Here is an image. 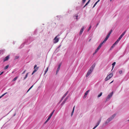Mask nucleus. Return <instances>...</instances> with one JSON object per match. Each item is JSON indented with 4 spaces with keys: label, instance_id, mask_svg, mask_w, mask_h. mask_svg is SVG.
Here are the masks:
<instances>
[{
    "label": "nucleus",
    "instance_id": "obj_1",
    "mask_svg": "<svg viewBox=\"0 0 129 129\" xmlns=\"http://www.w3.org/2000/svg\"><path fill=\"white\" fill-rule=\"evenodd\" d=\"M116 114H114L111 116L110 117L108 118L105 121L104 123V124L106 125L108 124L110 121H111L116 116Z\"/></svg>",
    "mask_w": 129,
    "mask_h": 129
},
{
    "label": "nucleus",
    "instance_id": "obj_2",
    "mask_svg": "<svg viewBox=\"0 0 129 129\" xmlns=\"http://www.w3.org/2000/svg\"><path fill=\"white\" fill-rule=\"evenodd\" d=\"M113 94V92H111L109 94L107 97L106 99V100L105 102L108 101L111 98Z\"/></svg>",
    "mask_w": 129,
    "mask_h": 129
},
{
    "label": "nucleus",
    "instance_id": "obj_3",
    "mask_svg": "<svg viewBox=\"0 0 129 129\" xmlns=\"http://www.w3.org/2000/svg\"><path fill=\"white\" fill-rule=\"evenodd\" d=\"M113 75L112 73H110L109 75L105 79V81H107L110 79L113 76Z\"/></svg>",
    "mask_w": 129,
    "mask_h": 129
},
{
    "label": "nucleus",
    "instance_id": "obj_4",
    "mask_svg": "<svg viewBox=\"0 0 129 129\" xmlns=\"http://www.w3.org/2000/svg\"><path fill=\"white\" fill-rule=\"evenodd\" d=\"M37 66L36 64L34 66V70L32 73V75H33L38 70V68L37 67Z\"/></svg>",
    "mask_w": 129,
    "mask_h": 129
},
{
    "label": "nucleus",
    "instance_id": "obj_5",
    "mask_svg": "<svg viewBox=\"0 0 129 129\" xmlns=\"http://www.w3.org/2000/svg\"><path fill=\"white\" fill-rule=\"evenodd\" d=\"M93 71L90 69H89L88 71L87 74L86 75V77H87Z\"/></svg>",
    "mask_w": 129,
    "mask_h": 129
},
{
    "label": "nucleus",
    "instance_id": "obj_6",
    "mask_svg": "<svg viewBox=\"0 0 129 129\" xmlns=\"http://www.w3.org/2000/svg\"><path fill=\"white\" fill-rule=\"evenodd\" d=\"M57 36H56L54 38V43H56L58 42L59 41V39L57 38Z\"/></svg>",
    "mask_w": 129,
    "mask_h": 129
},
{
    "label": "nucleus",
    "instance_id": "obj_7",
    "mask_svg": "<svg viewBox=\"0 0 129 129\" xmlns=\"http://www.w3.org/2000/svg\"><path fill=\"white\" fill-rule=\"evenodd\" d=\"M61 65V64L60 63L59 64V65L58 67V68L57 69V71H56V74H57L58 73L60 69Z\"/></svg>",
    "mask_w": 129,
    "mask_h": 129
},
{
    "label": "nucleus",
    "instance_id": "obj_8",
    "mask_svg": "<svg viewBox=\"0 0 129 129\" xmlns=\"http://www.w3.org/2000/svg\"><path fill=\"white\" fill-rule=\"evenodd\" d=\"M68 96H67L66 98L64 99V100L62 102V103L61 104V105L62 106L65 103V102L66 101V100H67L68 98Z\"/></svg>",
    "mask_w": 129,
    "mask_h": 129
},
{
    "label": "nucleus",
    "instance_id": "obj_9",
    "mask_svg": "<svg viewBox=\"0 0 129 129\" xmlns=\"http://www.w3.org/2000/svg\"><path fill=\"white\" fill-rule=\"evenodd\" d=\"M101 120V119H100L99 121H98L96 124V125L94 127V128H96L99 124Z\"/></svg>",
    "mask_w": 129,
    "mask_h": 129
},
{
    "label": "nucleus",
    "instance_id": "obj_10",
    "mask_svg": "<svg viewBox=\"0 0 129 129\" xmlns=\"http://www.w3.org/2000/svg\"><path fill=\"white\" fill-rule=\"evenodd\" d=\"M84 29V26H83L82 27V28H81V29L80 30V33H79V35H81Z\"/></svg>",
    "mask_w": 129,
    "mask_h": 129
},
{
    "label": "nucleus",
    "instance_id": "obj_11",
    "mask_svg": "<svg viewBox=\"0 0 129 129\" xmlns=\"http://www.w3.org/2000/svg\"><path fill=\"white\" fill-rule=\"evenodd\" d=\"M95 66V64L94 63L92 65V66L91 67H90V69L93 71V69H94V68Z\"/></svg>",
    "mask_w": 129,
    "mask_h": 129
},
{
    "label": "nucleus",
    "instance_id": "obj_12",
    "mask_svg": "<svg viewBox=\"0 0 129 129\" xmlns=\"http://www.w3.org/2000/svg\"><path fill=\"white\" fill-rule=\"evenodd\" d=\"M95 66V64L94 63L92 65V66L91 67H90V69L93 71V69H94V68Z\"/></svg>",
    "mask_w": 129,
    "mask_h": 129
},
{
    "label": "nucleus",
    "instance_id": "obj_13",
    "mask_svg": "<svg viewBox=\"0 0 129 129\" xmlns=\"http://www.w3.org/2000/svg\"><path fill=\"white\" fill-rule=\"evenodd\" d=\"M9 55H8L6 57H5V58L4 59V61H6L8 60L9 59Z\"/></svg>",
    "mask_w": 129,
    "mask_h": 129
},
{
    "label": "nucleus",
    "instance_id": "obj_14",
    "mask_svg": "<svg viewBox=\"0 0 129 129\" xmlns=\"http://www.w3.org/2000/svg\"><path fill=\"white\" fill-rule=\"evenodd\" d=\"M55 111V110H53V111L50 114V115L49 117H50L51 118L52 116V115L53 114V113Z\"/></svg>",
    "mask_w": 129,
    "mask_h": 129
},
{
    "label": "nucleus",
    "instance_id": "obj_15",
    "mask_svg": "<svg viewBox=\"0 0 129 129\" xmlns=\"http://www.w3.org/2000/svg\"><path fill=\"white\" fill-rule=\"evenodd\" d=\"M100 1V0H98L95 3L94 6H93V8H94L95 7V5L97 4Z\"/></svg>",
    "mask_w": 129,
    "mask_h": 129
},
{
    "label": "nucleus",
    "instance_id": "obj_16",
    "mask_svg": "<svg viewBox=\"0 0 129 129\" xmlns=\"http://www.w3.org/2000/svg\"><path fill=\"white\" fill-rule=\"evenodd\" d=\"M90 1V0H89L88 2L86 3L85 5L83 7H85V6H86L87 5H88V4L89 3Z\"/></svg>",
    "mask_w": 129,
    "mask_h": 129
},
{
    "label": "nucleus",
    "instance_id": "obj_17",
    "mask_svg": "<svg viewBox=\"0 0 129 129\" xmlns=\"http://www.w3.org/2000/svg\"><path fill=\"white\" fill-rule=\"evenodd\" d=\"M68 91L64 94V95H63V96L62 97H63L64 98L65 97V96H66V95L68 94Z\"/></svg>",
    "mask_w": 129,
    "mask_h": 129
},
{
    "label": "nucleus",
    "instance_id": "obj_18",
    "mask_svg": "<svg viewBox=\"0 0 129 129\" xmlns=\"http://www.w3.org/2000/svg\"><path fill=\"white\" fill-rule=\"evenodd\" d=\"M18 78V77H15V78L12 80V81H15L17 79V78Z\"/></svg>",
    "mask_w": 129,
    "mask_h": 129
},
{
    "label": "nucleus",
    "instance_id": "obj_19",
    "mask_svg": "<svg viewBox=\"0 0 129 129\" xmlns=\"http://www.w3.org/2000/svg\"><path fill=\"white\" fill-rule=\"evenodd\" d=\"M102 93L101 92L99 94L98 96V97H100L102 95Z\"/></svg>",
    "mask_w": 129,
    "mask_h": 129
},
{
    "label": "nucleus",
    "instance_id": "obj_20",
    "mask_svg": "<svg viewBox=\"0 0 129 129\" xmlns=\"http://www.w3.org/2000/svg\"><path fill=\"white\" fill-rule=\"evenodd\" d=\"M89 91V90H88V91L86 92L85 93L84 95H87Z\"/></svg>",
    "mask_w": 129,
    "mask_h": 129
},
{
    "label": "nucleus",
    "instance_id": "obj_21",
    "mask_svg": "<svg viewBox=\"0 0 129 129\" xmlns=\"http://www.w3.org/2000/svg\"><path fill=\"white\" fill-rule=\"evenodd\" d=\"M104 43V42H102L99 45V46H100V47H101L102 45H103V44Z\"/></svg>",
    "mask_w": 129,
    "mask_h": 129
},
{
    "label": "nucleus",
    "instance_id": "obj_22",
    "mask_svg": "<svg viewBox=\"0 0 129 129\" xmlns=\"http://www.w3.org/2000/svg\"><path fill=\"white\" fill-rule=\"evenodd\" d=\"M115 63H116L115 62H114L112 63V67H113H113H114L115 65Z\"/></svg>",
    "mask_w": 129,
    "mask_h": 129
},
{
    "label": "nucleus",
    "instance_id": "obj_23",
    "mask_svg": "<svg viewBox=\"0 0 129 129\" xmlns=\"http://www.w3.org/2000/svg\"><path fill=\"white\" fill-rule=\"evenodd\" d=\"M33 85L27 91V92H28L29 90L31 89V88H32V87H33Z\"/></svg>",
    "mask_w": 129,
    "mask_h": 129
},
{
    "label": "nucleus",
    "instance_id": "obj_24",
    "mask_svg": "<svg viewBox=\"0 0 129 129\" xmlns=\"http://www.w3.org/2000/svg\"><path fill=\"white\" fill-rule=\"evenodd\" d=\"M108 39V38H106L104 40V41H103V42H105Z\"/></svg>",
    "mask_w": 129,
    "mask_h": 129
},
{
    "label": "nucleus",
    "instance_id": "obj_25",
    "mask_svg": "<svg viewBox=\"0 0 129 129\" xmlns=\"http://www.w3.org/2000/svg\"><path fill=\"white\" fill-rule=\"evenodd\" d=\"M64 98H63V97H62V98H61V99L60 100V101H59V103H60L62 101L63 99Z\"/></svg>",
    "mask_w": 129,
    "mask_h": 129
},
{
    "label": "nucleus",
    "instance_id": "obj_26",
    "mask_svg": "<svg viewBox=\"0 0 129 129\" xmlns=\"http://www.w3.org/2000/svg\"><path fill=\"white\" fill-rule=\"evenodd\" d=\"M9 67V66L8 65L6 66L5 68V70L7 69Z\"/></svg>",
    "mask_w": 129,
    "mask_h": 129
},
{
    "label": "nucleus",
    "instance_id": "obj_27",
    "mask_svg": "<svg viewBox=\"0 0 129 129\" xmlns=\"http://www.w3.org/2000/svg\"><path fill=\"white\" fill-rule=\"evenodd\" d=\"M48 68H47L46 69V70L45 71V74L46 73L47 71L48 70Z\"/></svg>",
    "mask_w": 129,
    "mask_h": 129
},
{
    "label": "nucleus",
    "instance_id": "obj_28",
    "mask_svg": "<svg viewBox=\"0 0 129 129\" xmlns=\"http://www.w3.org/2000/svg\"><path fill=\"white\" fill-rule=\"evenodd\" d=\"M126 31L125 30V31L124 32H123L122 34H121L122 35V36H124V35L125 34V33H126Z\"/></svg>",
    "mask_w": 129,
    "mask_h": 129
},
{
    "label": "nucleus",
    "instance_id": "obj_29",
    "mask_svg": "<svg viewBox=\"0 0 129 129\" xmlns=\"http://www.w3.org/2000/svg\"><path fill=\"white\" fill-rule=\"evenodd\" d=\"M119 42H118L117 40L114 43L116 45L118 44V43Z\"/></svg>",
    "mask_w": 129,
    "mask_h": 129
},
{
    "label": "nucleus",
    "instance_id": "obj_30",
    "mask_svg": "<svg viewBox=\"0 0 129 129\" xmlns=\"http://www.w3.org/2000/svg\"><path fill=\"white\" fill-rule=\"evenodd\" d=\"M112 31V30L111 29L109 33L110 35Z\"/></svg>",
    "mask_w": 129,
    "mask_h": 129
},
{
    "label": "nucleus",
    "instance_id": "obj_31",
    "mask_svg": "<svg viewBox=\"0 0 129 129\" xmlns=\"http://www.w3.org/2000/svg\"><path fill=\"white\" fill-rule=\"evenodd\" d=\"M112 31V30L111 29L109 33L110 35Z\"/></svg>",
    "mask_w": 129,
    "mask_h": 129
},
{
    "label": "nucleus",
    "instance_id": "obj_32",
    "mask_svg": "<svg viewBox=\"0 0 129 129\" xmlns=\"http://www.w3.org/2000/svg\"><path fill=\"white\" fill-rule=\"evenodd\" d=\"M74 111H72V113H71V116H72V115H73L74 112Z\"/></svg>",
    "mask_w": 129,
    "mask_h": 129
},
{
    "label": "nucleus",
    "instance_id": "obj_33",
    "mask_svg": "<svg viewBox=\"0 0 129 129\" xmlns=\"http://www.w3.org/2000/svg\"><path fill=\"white\" fill-rule=\"evenodd\" d=\"M91 26L90 25L89 27V28H88V31H89V30L91 28Z\"/></svg>",
    "mask_w": 129,
    "mask_h": 129
},
{
    "label": "nucleus",
    "instance_id": "obj_34",
    "mask_svg": "<svg viewBox=\"0 0 129 129\" xmlns=\"http://www.w3.org/2000/svg\"><path fill=\"white\" fill-rule=\"evenodd\" d=\"M7 93V92H6L4 93L2 95V96H4V95H5V94H6Z\"/></svg>",
    "mask_w": 129,
    "mask_h": 129
},
{
    "label": "nucleus",
    "instance_id": "obj_35",
    "mask_svg": "<svg viewBox=\"0 0 129 129\" xmlns=\"http://www.w3.org/2000/svg\"><path fill=\"white\" fill-rule=\"evenodd\" d=\"M28 74V73H27V74H26V75L25 76V77H24V79H25L27 77V76Z\"/></svg>",
    "mask_w": 129,
    "mask_h": 129
},
{
    "label": "nucleus",
    "instance_id": "obj_36",
    "mask_svg": "<svg viewBox=\"0 0 129 129\" xmlns=\"http://www.w3.org/2000/svg\"><path fill=\"white\" fill-rule=\"evenodd\" d=\"M115 45V44H114L112 45L111 46V47H112V48H113L114 47Z\"/></svg>",
    "mask_w": 129,
    "mask_h": 129
},
{
    "label": "nucleus",
    "instance_id": "obj_37",
    "mask_svg": "<svg viewBox=\"0 0 129 129\" xmlns=\"http://www.w3.org/2000/svg\"><path fill=\"white\" fill-rule=\"evenodd\" d=\"M121 39L119 38H118V39L117 40V41L118 42H119V41H120Z\"/></svg>",
    "mask_w": 129,
    "mask_h": 129
},
{
    "label": "nucleus",
    "instance_id": "obj_38",
    "mask_svg": "<svg viewBox=\"0 0 129 129\" xmlns=\"http://www.w3.org/2000/svg\"><path fill=\"white\" fill-rule=\"evenodd\" d=\"M121 39L119 38H118V39L117 40V41L118 42H119V41H120Z\"/></svg>",
    "mask_w": 129,
    "mask_h": 129
},
{
    "label": "nucleus",
    "instance_id": "obj_39",
    "mask_svg": "<svg viewBox=\"0 0 129 129\" xmlns=\"http://www.w3.org/2000/svg\"><path fill=\"white\" fill-rule=\"evenodd\" d=\"M86 1V0H82V3L84 4Z\"/></svg>",
    "mask_w": 129,
    "mask_h": 129
},
{
    "label": "nucleus",
    "instance_id": "obj_40",
    "mask_svg": "<svg viewBox=\"0 0 129 129\" xmlns=\"http://www.w3.org/2000/svg\"><path fill=\"white\" fill-rule=\"evenodd\" d=\"M123 37V36H122V35H121L119 38L121 39V38H122Z\"/></svg>",
    "mask_w": 129,
    "mask_h": 129
},
{
    "label": "nucleus",
    "instance_id": "obj_41",
    "mask_svg": "<svg viewBox=\"0 0 129 129\" xmlns=\"http://www.w3.org/2000/svg\"><path fill=\"white\" fill-rule=\"evenodd\" d=\"M122 73V71H120L119 72V73L120 74H121Z\"/></svg>",
    "mask_w": 129,
    "mask_h": 129
},
{
    "label": "nucleus",
    "instance_id": "obj_42",
    "mask_svg": "<svg viewBox=\"0 0 129 129\" xmlns=\"http://www.w3.org/2000/svg\"><path fill=\"white\" fill-rule=\"evenodd\" d=\"M101 47H100V46H98V47L97 49V50H99L101 48Z\"/></svg>",
    "mask_w": 129,
    "mask_h": 129
},
{
    "label": "nucleus",
    "instance_id": "obj_43",
    "mask_svg": "<svg viewBox=\"0 0 129 129\" xmlns=\"http://www.w3.org/2000/svg\"><path fill=\"white\" fill-rule=\"evenodd\" d=\"M98 50H97V49H96L95 51V53H96L98 51Z\"/></svg>",
    "mask_w": 129,
    "mask_h": 129
},
{
    "label": "nucleus",
    "instance_id": "obj_44",
    "mask_svg": "<svg viewBox=\"0 0 129 129\" xmlns=\"http://www.w3.org/2000/svg\"><path fill=\"white\" fill-rule=\"evenodd\" d=\"M19 56H16L15 57V58L16 59H17L19 58Z\"/></svg>",
    "mask_w": 129,
    "mask_h": 129
},
{
    "label": "nucleus",
    "instance_id": "obj_45",
    "mask_svg": "<svg viewBox=\"0 0 129 129\" xmlns=\"http://www.w3.org/2000/svg\"><path fill=\"white\" fill-rule=\"evenodd\" d=\"M75 107V106H74L73 108V110H72V111H74Z\"/></svg>",
    "mask_w": 129,
    "mask_h": 129
},
{
    "label": "nucleus",
    "instance_id": "obj_46",
    "mask_svg": "<svg viewBox=\"0 0 129 129\" xmlns=\"http://www.w3.org/2000/svg\"><path fill=\"white\" fill-rule=\"evenodd\" d=\"M87 95H84V96H83V98H85L86 97Z\"/></svg>",
    "mask_w": 129,
    "mask_h": 129
},
{
    "label": "nucleus",
    "instance_id": "obj_47",
    "mask_svg": "<svg viewBox=\"0 0 129 129\" xmlns=\"http://www.w3.org/2000/svg\"><path fill=\"white\" fill-rule=\"evenodd\" d=\"M4 73L3 72H2L0 74V75H1L3 73Z\"/></svg>",
    "mask_w": 129,
    "mask_h": 129
},
{
    "label": "nucleus",
    "instance_id": "obj_48",
    "mask_svg": "<svg viewBox=\"0 0 129 129\" xmlns=\"http://www.w3.org/2000/svg\"><path fill=\"white\" fill-rule=\"evenodd\" d=\"M26 71V70H25L24 72H23L22 73V74H24L25 73V71Z\"/></svg>",
    "mask_w": 129,
    "mask_h": 129
},
{
    "label": "nucleus",
    "instance_id": "obj_49",
    "mask_svg": "<svg viewBox=\"0 0 129 129\" xmlns=\"http://www.w3.org/2000/svg\"><path fill=\"white\" fill-rule=\"evenodd\" d=\"M110 34H109V33H108V35H107V36H108L109 37L110 36Z\"/></svg>",
    "mask_w": 129,
    "mask_h": 129
},
{
    "label": "nucleus",
    "instance_id": "obj_50",
    "mask_svg": "<svg viewBox=\"0 0 129 129\" xmlns=\"http://www.w3.org/2000/svg\"><path fill=\"white\" fill-rule=\"evenodd\" d=\"M109 37L107 35V36H106V38H107L108 39V38H109Z\"/></svg>",
    "mask_w": 129,
    "mask_h": 129
},
{
    "label": "nucleus",
    "instance_id": "obj_51",
    "mask_svg": "<svg viewBox=\"0 0 129 129\" xmlns=\"http://www.w3.org/2000/svg\"><path fill=\"white\" fill-rule=\"evenodd\" d=\"M109 37L107 35V36H106V38H107L108 39V38H109Z\"/></svg>",
    "mask_w": 129,
    "mask_h": 129
},
{
    "label": "nucleus",
    "instance_id": "obj_52",
    "mask_svg": "<svg viewBox=\"0 0 129 129\" xmlns=\"http://www.w3.org/2000/svg\"><path fill=\"white\" fill-rule=\"evenodd\" d=\"M47 122V121H46L44 123V124H45Z\"/></svg>",
    "mask_w": 129,
    "mask_h": 129
},
{
    "label": "nucleus",
    "instance_id": "obj_53",
    "mask_svg": "<svg viewBox=\"0 0 129 129\" xmlns=\"http://www.w3.org/2000/svg\"><path fill=\"white\" fill-rule=\"evenodd\" d=\"M50 118H50L49 117L47 119L49 120Z\"/></svg>",
    "mask_w": 129,
    "mask_h": 129
},
{
    "label": "nucleus",
    "instance_id": "obj_54",
    "mask_svg": "<svg viewBox=\"0 0 129 129\" xmlns=\"http://www.w3.org/2000/svg\"><path fill=\"white\" fill-rule=\"evenodd\" d=\"M50 118H50L49 117L47 119L49 120Z\"/></svg>",
    "mask_w": 129,
    "mask_h": 129
},
{
    "label": "nucleus",
    "instance_id": "obj_55",
    "mask_svg": "<svg viewBox=\"0 0 129 129\" xmlns=\"http://www.w3.org/2000/svg\"><path fill=\"white\" fill-rule=\"evenodd\" d=\"M50 118H50L49 117L47 119L49 120Z\"/></svg>",
    "mask_w": 129,
    "mask_h": 129
},
{
    "label": "nucleus",
    "instance_id": "obj_56",
    "mask_svg": "<svg viewBox=\"0 0 129 129\" xmlns=\"http://www.w3.org/2000/svg\"><path fill=\"white\" fill-rule=\"evenodd\" d=\"M113 48H112V47H111V48H110V50H112V49H113Z\"/></svg>",
    "mask_w": 129,
    "mask_h": 129
},
{
    "label": "nucleus",
    "instance_id": "obj_57",
    "mask_svg": "<svg viewBox=\"0 0 129 129\" xmlns=\"http://www.w3.org/2000/svg\"><path fill=\"white\" fill-rule=\"evenodd\" d=\"M57 17L58 18H60V16H57Z\"/></svg>",
    "mask_w": 129,
    "mask_h": 129
},
{
    "label": "nucleus",
    "instance_id": "obj_58",
    "mask_svg": "<svg viewBox=\"0 0 129 129\" xmlns=\"http://www.w3.org/2000/svg\"><path fill=\"white\" fill-rule=\"evenodd\" d=\"M98 25H99V23H98L96 24V26H97Z\"/></svg>",
    "mask_w": 129,
    "mask_h": 129
},
{
    "label": "nucleus",
    "instance_id": "obj_59",
    "mask_svg": "<svg viewBox=\"0 0 129 129\" xmlns=\"http://www.w3.org/2000/svg\"><path fill=\"white\" fill-rule=\"evenodd\" d=\"M113 81H112L110 83V84H111V83H112L113 82Z\"/></svg>",
    "mask_w": 129,
    "mask_h": 129
},
{
    "label": "nucleus",
    "instance_id": "obj_60",
    "mask_svg": "<svg viewBox=\"0 0 129 129\" xmlns=\"http://www.w3.org/2000/svg\"><path fill=\"white\" fill-rule=\"evenodd\" d=\"M49 120L48 119H47L46 120V121H47L48 122Z\"/></svg>",
    "mask_w": 129,
    "mask_h": 129
},
{
    "label": "nucleus",
    "instance_id": "obj_61",
    "mask_svg": "<svg viewBox=\"0 0 129 129\" xmlns=\"http://www.w3.org/2000/svg\"><path fill=\"white\" fill-rule=\"evenodd\" d=\"M3 97V96H2V95H1V96H0V99H1V98H2Z\"/></svg>",
    "mask_w": 129,
    "mask_h": 129
},
{
    "label": "nucleus",
    "instance_id": "obj_62",
    "mask_svg": "<svg viewBox=\"0 0 129 129\" xmlns=\"http://www.w3.org/2000/svg\"><path fill=\"white\" fill-rule=\"evenodd\" d=\"M78 17V15H77V16H76V19H77V17Z\"/></svg>",
    "mask_w": 129,
    "mask_h": 129
},
{
    "label": "nucleus",
    "instance_id": "obj_63",
    "mask_svg": "<svg viewBox=\"0 0 129 129\" xmlns=\"http://www.w3.org/2000/svg\"><path fill=\"white\" fill-rule=\"evenodd\" d=\"M3 51L1 50V51H0V53H1V52H2Z\"/></svg>",
    "mask_w": 129,
    "mask_h": 129
},
{
    "label": "nucleus",
    "instance_id": "obj_64",
    "mask_svg": "<svg viewBox=\"0 0 129 129\" xmlns=\"http://www.w3.org/2000/svg\"><path fill=\"white\" fill-rule=\"evenodd\" d=\"M60 129H63V128H61Z\"/></svg>",
    "mask_w": 129,
    "mask_h": 129
}]
</instances>
